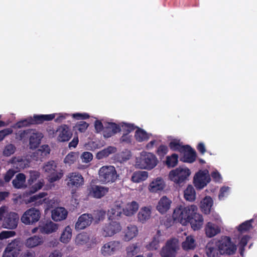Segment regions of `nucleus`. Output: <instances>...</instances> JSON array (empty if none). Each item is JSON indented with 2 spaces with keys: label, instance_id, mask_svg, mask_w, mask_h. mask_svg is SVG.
I'll list each match as a JSON object with an SVG mask.
<instances>
[{
  "label": "nucleus",
  "instance_id": "nucleus-63",
  "mask_svg": "<svg viewBox=\"0 0 257 257\" xmlns=\"http://www.w3.org/2000/svg\"><path fill=\"white\" fill-rule=\"evenodd\" d=\"M211 176L215 182H220L221 180V176L217 171H213L211 173Z\"/></svg>",
  "mask_w": 257,
  "mask_h": 257
},
{
  "label": "nucleus",
  "instance_id": "nucleus-16",
  "mask_svg": "<svg viewBox=\"0 0 257 257\" xmlns=\"http://www.w3.org/2000/svg\"><path fill=\"white\" fill-rule=\"evenodd\" d=\"M120 243L117 241H111L104 244L101 248V252L103 256H109L119 249Z\"/></svg>",
  "mask_w": 257,
  "mask_h": 257
},
{
  "label": "nucleus",
  "instance_id": "nucleus-61",
  "mask_svg": "<svg viewBox=\"0 0 257 257\" xmlns=\"http://www.w3.org/2000/svg\"><path fill=\"white\" fill-rule=\"evenodd\" d=\"M122 127L123 129H124L126 132V134H128L135 130L137 127L133 124L126 123H124L122 125Z\"/></svg>",
  "mask_w": 257,
  "mask_h": 257
},
{
  "label": "nucleus",
  "instance_id": "nucleus-26",
  "mask_svg": "<svg viewBox=\"0 0 257 257\" xmlns=\"http://www.w3.org/2000/svg\"><path fill=\"white\" fill-rule=\"evenodd\" d=\"M139 207V204L136 201H133L128 203L122 209L123 214L127 216H132L137 212Z\"/></svg>",
  "mask_w": 257,
  "mask_h": 257
},
{
  "label": "nucleus",
  "instance_id": "nucleus-41",
  "mask_svg": "<svg viewBox=\"0 0 257 257\" xmlns=\"http://www.w3.org/2000/svg\"><path fill=\"white\" fill-rule=\"evenodd\" d=\"M195 246V240L191 236L186 237L185 240L182 244L183 249L185 250L193 249Z\"/></svg>",
  "mask_w": 257,
  "mask_h": 257
},
{
  "label": "nucleus",
  "instance_id": "nucleus-3",
  "mask_svg": "<svg viewBox=\"0 0 257 257\" xmlns=\"http://www.w3.org/2000/svg\"><path fill=\"white\" fill-rule=\"evenodd\" d=\"M43 169L44 172L47 174L48 181L50 183L59 180L63 176L62 170L58 169L57 163L53 160L45 163Z\"/></svg>",
  "mask_w": 257,
  "mask_h": 257
},
{
  "label": "nucleus",
  "instance_id": "nucleus-36",
  "mask_svg": "<svg viewBox=\"0 0 257 257\" xmlns=\"http://www.w3.org/2000/svg\"><path fill=\"white\" fill-rule=\"evenodd\" d=\"M12 167L16 169V172L20 171L26 167V161L21 157H14L11 160Z\"/></svg>",
  "mask_w": 257,
  "mask_h": 257
},
{
  "label": "nucleus",
  "instance_id": "nucleus-6",
  "mask_svg": "<svg viewBox=\"0 0 257 257\" xmlns=\"http://www.w3.org/2000/svg\"><path fill=\"white\" fill-rule=\"evenodd\" d=\"M41 216V212L39 209L31 207L23 213L21 220L22 222L25 225H33L39 221Z\"/></svg>",
  "mask_w": 257,
  "mask_h": 257
},
{
  "label": "nucleus",
  "instance_id": "nucleus-15",
  "mask_svg": "<svg viewBox=\"0 0 257 257\" xmlns=\"http://www.w3.org/2000/svg\"><path fill=\"white\" fill-rule=\"evenodd\" d=\"M93 219L91 214L84 213L80 215L75 224V228L78 230L85 229L89 226Z\"/></svg>",
  "mask_w": 257,
  "mask_h": 257
},
{
  "label": "nucleus",
  "instance_id": "nucleus-53",
  "mask_svg": "<svg viewBox=\"0 0 257 257\" xmlns=\"http://www.w3.org/2000/svg\"><path fill=\"white\" fill-rule=\"evenodd\" d=\"M30 119L31 117H29L26 119L19 121L16 123L15 126L17 128H21L24 126H27L31 124H32V123H31V120Z\"/></svg>",
  "mask_w": 257,
  "mask_h": 257
},
{
  "label": "nucleus",
  "instance_id": "nucleus-9",
  "mask_svg": "<svg viewBox=\"0 0 257 257\" xmlns=\"http://www.w3.org/2000/svg\"><path fill=\"white\" fill-rule=\"evenodd\" d=\"M211 181L210 175L207 170H200L194 177L193 183L197 189H202Z\"/></svg>",
  "mask_w": 257,
  "mask_h": 257
},
{
  "label": "nucleus",
  "instance_id": "nucleus-29",
  "mask_svg": "<svg viewBox=\"0 0 257 257\" xmlns=\"http://www.w3.org/2000/svg\"><path fill=\"white\" fill-rule=\"evenodd\" d=\"M29 144L31 149L37 148L40 144L42 138V134L39 133L31 132L29 136Z\"/></svg>",
  "mask_w": 257,
  "mask_h": 257
},
{
  "label": "nucleus",
  "instance_id": "nucleus-13",
  "mask_svg": "<svg viewBox=\"0 0 257 257\" xmlns=\"http://www.w3.org/2000/svg\"><path fill=\"white\" fill-rule=\"evenodd\" d=\"M121 229V226L119 222L116 221H111L103 226L102 234L105 237L111 236L120 231Z\"/></svg>",
  "mask_w": 257,
  "mask_h": 257
},
{
  "label": "nucleus",
  "instance_id": "nucleus-33",
  "mask_svg": "<svg viewBox=\"0 0 257 257\" xmlns=\"http://www.w3.org/2000/svg\"><path fill=\"white\" fill-rule=\"evenodd\" d=\"M161 236V231L158 230L156 234L153 237L152 241L147 245L146 248L149 250H157L160 247L159 243Z\"/></svg>",
  "mask_w": 257,
  "mask_h": 257
},
{
  "label": "nucleus",
  "instance_id": "nucleus-44",
  "mask_svg": "<svg viewBox=\"0 0 257 257\" xmlns=\"http://www.w3.org/2000/svg\"><path fill=\"white\" fill-rule=\"evenodd\" d=\"M20 241L19 238L15 239L7 245L5 249L19 252L20 248Z\"/></svg>",
  "mask_w": 257,
  "mask_h": 257
},
{
  "label": "nucleus",
  "instance_id": "nucleus-48",
  "mask_svg": "<svg viewBox=\"0 0 257 257\" xmlns=\"http://www.w3.org/2000/svg\"><path fill=\"white\" fill-rule=\"evenodd\" d=\"M114 150V148L112 147H108L106 149H104L99 152L97 154V157L99 159L106 157L108 156L110 154L113 153Z\"/></svg>",
  "mask_w": 257,
  "mask_h": 257
},
{
  "label": "nucleus",
  "instance_id": "nucleus-45",
  "mask_svg": "<svg viewBox=\"0 0 257 257\" xmlns=\"http://www.w3.org/2000/svg\"><path fill=\"white\" fill-rule=\"evenodd\" d=\"M89 237L86 233L78 234L75 238V243L77 245H83L88 242Z\"/></svg>",
  "mask_w": 257,
  "mask_h": 257
},
{
  "label": "nucleus",
  "instance_id": "nucleus-1",
  "mask_svg": "<svg viewBox=\"0 0 257 257\" xmlns=\"http://www.w3.org/2000/svg\"><path fill=\"white\" fill-rule=\"evenodd\" d=\"M197 211V207L194 205L187 206L182 205H178L174 210L172 217L174 221L186 225L188 223L189 219L194 211Z\"/></svg>",
  "mask_w": 257,
  "mask_h": 257
},
{
  "label": "nucleus",
  "instance_id": "nucleus-42",
  "mask_svg": "<svg viewBox=\"0 0 257 257\" xmlns=\"http://www.w3.org/2000/svg\"><path fill=\"white\" fill-rule=\"evenodd\" d=\"M135 137L136 139L139 142L147 141L149 139V136L147 133L144 130L138 128L136 131Z\"/></svg>",
  "mask_w": 257,
  "mask_h": 257
},
{
  "label": "nucleus",
  "instance_id": "nucleus-34",
  "mask_svg": "<svg viewBox=\"0 0 257 257\" xmlns=\"http://www.w3.org/2000/svg\"><path fill=\"white\" fill-rule=\"evenodd\" d=\"M138 233V230L137 227L134 225H129L125 231L124 239L125 241H130L136 237Z\"/></svg>",
  "mask_w": 257,
  "mask_h": 257
},
{
  "label": "nucleus",
  "instance_id": "nucleus-8",
  "mask_svg": "<svg viewBox=\"0 0 257 257\" xmlns=\"http://www.w3.org/2000/svg\"><path fill=\"white\" fill-rule=\"evenodd\" d=\"M179 248L178 240L173 238L168 240L160 251L161 257H176Z\"/></svg>",
  "mask_w": 257,
  "mask_h": 257
},
{
  "label": "nucleus",
  "instance_id": "nucleus-32",
  "mask_svg": "<svg viewBox=\"0 0 257 257\" xmlns=\"http://www.w3.org/2000/svg\"><path fill=\"white\" fill-rule=\"evenodd\" d=\"M169 147L172 151L178 152L180 153L185 151L186 145H183L180 140L174 139L169 143Z\"/></svg>",
  "mask_w": 257,
  "mask_h": 257
},
{
  "label": "nucleus",
  "instance_id": "nucleus-47",
  "mask_svg": "<svg viewBox=\"0 0 257 257\" xmlns=\"http://www.w3.org/2000/svg\"><path fill=\"white\" fill-rule=\"evenodd\" d=\"M47 195V193L46 192L39 193L38 194H36L30 197L29 199V202H33L40 199V200L38 201V203L39 204H42L45 201L46 199H43V200H41V199L45 197Z\"/></svg>",
  "mask_w": 257,
  "mask_h": 257
},
{
  "label": "nucleus",
  "instance_id": "nucleus-52",
  "mask_svg": "<svg viewBox=\"0 0 257 257\" xmlns=\"http://www.w3.org/2000/svg\"><path fill=\"white\" fill-rule=\"evenodd\" d=\"M15 150L16 147L14 145H8L5 147L3 151V155L7 157L10 156L15 153Z\"/></svg>",
  "mask_w": 257,
  "mask_h": 257
},
{
  "label": "nucleus",
  "instance_id": "nucleus-51",
  "mask_svg": "<svg viewBox=\"0 0 257 257\" xmlns=\"http://www.w3.org/2000/svg\"><path fill=\"white\" fill-rule=\"evenodd\" d=\"M168 147L164 145H161L157 149L156 154L160 158L164 157L168 152Z\"/></svg>",
  "mask_w": 257,
  "mask_h": 257
},
{
  "label": "nucleus",
  "instance_id": "nucleus-12",
  "mask_svg": "<svg viewBox=\"0 0 257 257\" xmlns=\"http://www.w3.org/2000/svg\"><path fill=\"white\" fill-rule=\"evenodd\" d=\"M89 195L97 199L104 196L109 191V188L100 185H92L88 188Z\"/></svg>",
  "mask_w": 257,
  "mask_h": 257
},
{
  "label": "nucleus",
  "instance_id": "nucleus-14",
  "mask_svg": "<svg viewBox=\"0 0 257 257\" xmlns=\"http://www.w3.org/2000/svg\"><path fill=\"white\" fill-rule=\"evenodd\" d=\"M56 132L58 133L57 140L60 142H67L72 138V133L66 124L59 126L56 130Z\"/></svg>",
  "mask_w": 257,
  "mask_h": 257
},
{
  "label": "nucleus",
  "instance_id": "nucleus-35",
  "mask_svg": "<svg viewBox=\"0 0 257 257\" xmlns=\"http://www.w3.org/2000/svg\"><path fill=\"white\" fill-rule=\"evenodd\" d=\"M205 233L209 237H212L220 232V228L211 222H208L205 226Z\"/></svg>",
  "mask_w": 257,
  "mask_h": 257
},
{
  "label": "nucleus",
  "instance_id": "nucleus-37",
  "mask_svg": "<svg viewBox=\"0 0 257 257\" xmlns=\"http://www.w3.org/2000/svg\"><path fill=\"white\" fill-rule=\"evenodd\" d=\"M148 177V173L146 171H136L132 176L131 180L133 182L139 183L146 180Z\"/></svg>",
  "mask_w": 257,
  "mask_h": 257
},
{
  "label": "nucleus",
  "instance_id": "nucleus-5",
  "mask_svg": "<svg viewBox=\"0 0 257 257\" xmlns=\"http://www.w3.org/2000/svg\"><path fill=\"white\" fill-rule=\"evenodd\" d=\"M216 246L219 248L221 255H232L236 250V245L231 241L230 237L224 236L216 242Z\"/></svg>",
  "mask_w": 257,
  "mask_h": 257
},
{
  "label": "nucleus",
  "instance_id": "nucleus-19",
  "mask_svg": "<svg viewBox=\"0 0 257 257\" xmlns=\"http://www.w3.org/2000/svg\"><path fill=\"white\" fill-rule=\"evenodd\" d=\"M192 216L189 219L191 227L194 230H198L201 228L203 224V218L202 215L194 211Z\"/></svg>",
  "mask_w": 257,
  "mask_h": 257
},
{
  "label": "nucleus",
  "instance_id": "nucleus-60",
  "mask_svg": "<svg viewBox=\"0 0 257 257\" xmlns=\"http://www.w3.org/2000/svg\"><path fill=\"white\" fill-rule=\"evenodd\" d=\"M32 130L28 129L26 130H24L23 131H19L18 133L19 137L20 140L24 139L26 138H28L30 134H31V132Z\"/></svg>",
  "mask_w": 257,
  "mask_h": 257
},
{
  "label": "nucleus",
  "instance_id": "nucleus-10",
  "mask_svg": "<svg viewBox=\"0 0 257 257\" xmlns=\"http://www.w3.org/2000/svg\"><path fill=\"white\" fill-rule=\"evenodd\" d=\"M19 220L18 213L14 212H8L4 216L3 226L9 229H15L18 226Z\"/></svg>",
  "mask_w": 257,
  "mask_h": 257
},
{
  "label": "nucleus",
  "instance_id": "nucleus-28",
  "mask_svg": "<svg viewBox=\"0 0 257 257\" xmlns=\"http://www.w3.org/2000/svg\"><path fill=\"white\" fill-rule=\"evenodd\" d=\"M151 215V207H142L138 214V220L140 222L144 223L150 218Z\"/></svg>",
  "mask_w": 257,
  "mask_h": 257
},
{
  "label": "nucleus",
  "instance_id": "nucleus-22",
  "mask_svg": "<svg viewBox=\"0 0 257 257\" xmlns=\"http://www.w3.org/2000/svg\"><path fill=\"white\" fill-rule=\"evenodd\" d=\"M165 187V183L164 180L158 177L150 183L148 188L151 192L157 193L162 191Z\"/></svg>",
  "mask_w": 257,
  "mask_h": 257
},
{
  "label": "nucleus",
  "instance_id": "nucleus-43",
  "mask_svg": "<svg viewBox=\"0 0 257 257\" xmlns=\"http://www.w3.org/2000/svg\"><path fill=\"white\" fill-rule=\"evenodd\" d=\"M253 219H250L241 223L237 227V230L240 233H243L249 231L252 228V223Z\"/></svg>",
  "mask_w": 257,
  "mask_h": 257
},
{
  "label": "nucleus",
  "instance_id": "nucleus-39",
  "mask_svg": "<svg viewBox=\"0 0 257 257\" xmlns=\"http://www.w3.org/2000/svg\"><path fill=\"white\" fill-rule=\"evenodd\" d=\"M178 155L175 153L167 156L165 161L166 165L169 168L175 167L178 163Z\"/></svg>",
  "mask_w": 257,
  "mask_h": 257
},
{
  "label": "nucleus",
  "instance_id": "nucleus-25",
  "mask_svg": "<svg viewBox=\"0 0 257 257\" xmlns=\"http://www.w3.org/2000/svg\"><path fill=\"white\" fill-rule=\"evenodd\" d=\"M68 212L62 207H56L52 211V218L55 221L63 220L67 217Z\"/></svg>",
  "mask_w": 257,
  "mask_h": 257
},
{
  "label": "nucleus",
  "instance_id": "nucleus-30",
  "mask_svg": "<svg viewBox=\"0 0 257 257\" xmlns=\"http://www.w3.org/2000/svg\"><path fill=\"white\" fill-rule=\"evenodd\" d=\"M213 200L210 196H206L201 202V209L202 211L206 214L210 213L213 205Z\"/></svg>",
  "mask_w": 257,
  "mask_h": 257
},
{
  "label": "nucleus",
  "instance_id": "nucleus-64",
  "mask_svg": "<svg viewBox=\"0 0 257 257\" xmlns=\"http://www.w3.org/2000/svg\"><path fill=\"white\" fill-rule=\"evenodd\" d=\"M19 252H16V251H10L5 249L3 253V257H17Z\"/></svg>",
  "mask_w": 257,
  "mask_h": 257
},
{
  "label": "nucleus",
  "instance_id": "nucleus-57",
  "mask_svg": "<svg viewBox=\"0 0 257 257\" xmlns=\"http://www.w3.org/2000/svg\"><path fill=\"white\" fill-rule=\"evenodd\" d=\"M81 158L83 162L88 163L92 160L93 155L90 152H85L82 154Z\"/></svg>",
  "mask_w": 257,
  "mask_h": 257
},
{
  "label": "nucleus",
  "instance_id": "nucleus-17",
  "mask_svg": "<svg viewBox=\"0 0 257 257\" xmlns=\"http://www.w3.org/2000/svg\"><path fill=\"white\" fill-rule=\"evenodd\" d=\"M121 131L119 125L114 122H107L105 124L103 131L104 138H108Z\"/></svg>",
  "mask_w": 257,
  "mask_h": 257
},
{
  "label": "nucleus",
  "instance_id": "nucleus-27",
  "mask_svg": "<svg viewBox=\"0 0 257 257\" xmlns=\"http://www.w3.org/2000/svg\"><path fill=\"white\" fill-rule=\"evenodd\" d=\"M122 209L119 205H115L108 211L109 220L113 221V220H118L120 218Z\"/></svg>",
  "mask_w": 257,
  "mask_h": 257
},
{
  "label": "nucleus",
  "instance_id": "nucleus-18",
  "mask_svg": "<svg viewBox=\"0 0 257 257\" xmlns=\"http://www.w3.org/2000/svg\"><path fill=\"white\" fill-rule=\"evenodd\" d=\"M57 229V224L51 221L40 222V232L42 234H49L56 231Z\"/></svg>",
  "mask_w": 257,
  "mask_h": 257
},
{
  "label": "nucleus",
  "instance_id": "nucleus-31",
  "mask_svg": "<svg viewBox=\"0 0 257 257\" xmlns=\"http://www.w3.org/2000/svg\"><path fill=\"white\" fill-rule=\"evenodd\" d=\"M206 253L208 257H219V248L213 243H208L205 247Z\"/></svg>",
  "mask_w": 257,
  "mask_h": 257
},
{
  "label": "nucleus",
  "instance_id": "nucleus-4",
  "mask_svg": "<svg viewBox=\"0 0 257 257\" xmlns=\"http://www.w3.org/2000/svg\"><path fill=\"white\" fill-rule=\"evenodd\" d=\"M190 174L191 172L188 168L179 167L170 172L169 178L176 184L182 186L188 180Z\"/></svg>",
  "mask_w": 257,
  "mask_h": 257
},
{
  "label": "nucleus",
  "instance_id": "nucleus-58",
  "mask_svg": "<svg viewBox=\"0 0 257 257\" xmlns=\"http://www.w3.org/2000/svg\"><path fill=\"white\" fill-rule=\"evenodd\" d=\"M72 117L77 120L86 119L89 118V115L87 113H75L72 114Z\"/></svg>",
  "mask_w": 257,
  "mask_h": 257
},
{
  "label": "nucleus",
  "instance_id": "nucleus-55",
  "mask_svg": "<svg viewBox=\"0 0 257 257\" xmlns=\"http://www.w3.org/2000/svg\"><path fill=\"white\" fill-rule=\"evenodd\" d=\"M76 161V154L75 153H69L65 158L64 162L66 164H71Z\"/></svg>",
  "mask_w": 257,
  "mask_h": 257
},
{
  "label": "nucleus",
  "instance_id": "nucleus-62",
  "mask_svg": "<svg viewBox=\"0 0 257 257\" xmlns=\"http://www.w3.org/2000/svg\"><path fill=\"white\" fill-rule=\"evenodd\" d=\"M15 172H16V171H14L12 169H10L8 171L4 176L5 182H9L14 176Z\"/></svg>",
  "mask_w": 257,
  "mask_h": 257
},
{
  "label": "nucleus",
  "instance_id": "nucleus-40",
  "mask_svg": "<svg viewBox=\"0 0 257 257\" xmlns=\"http://www.w3.org/2000/svg\"><path fill=\"white\" fill-rule=\"evenodd\" d=\"M72 236V229L69 226H67L64 229L60 238V241L65 243H68Z\"/></svg>",
  "mask_w": 257,
  "mask_h": 257
},
{
  "label": "nucleus",
  "instance_id": "nucleus-54",
  "mask_svg": "<svg viewBox=\"0 0 257 257\" xmlns=\"http://www.w3.org/2000/svg\"><path fill=\"white\" fill-rule=\"evenodd\" d=\"M16 235V232L13 230L3 231L0 232V239L8 238Z\"/></svg>",
  "mask_w": 257,
  "mask_h": 257
},
{
  "label": "nucleus",
  "instance_id": "nucleus-23",
  "mask_svg": "<svg viewBox=\"0 0 257 257\" xmlns=\"http://www.w3.org/2000/svg\"><path fill=\"white\" fill-rule=\"evenodd\" d=\"M172 201L164 196L159 200L156 206L157 210L161 214L165 213L170 209Z\"/></svg>",
  "mask_w": 257,
  "mask_h": 257
},
{
  "label": "nucleus",
  "instance_id": "nucleus-2",
  "mask_svg": "<svg viewBox=\"0 0 257 257\" xmlns=\"http://www.w3.org/2000/svg\"><path fill=\"white\" fill-rule=\"evenodd\" d=\"M157 164V158L151 153L143 151L136 158V166L138 168L150 170L154 168Z\"/></svg>",
  "mask_w": 257,
  "mask_h": 257
},
{
  "label": "nucleus",
  "instance_id": "nucleus-46",
  "mask_svg": "<svg viewBox=\"0 0 257 257\" xmlns=\"http://www.w3.org/2000/svg\"><path fill=\"white\" fill-rule=\"evenodd\" d=\"M106 212L102 210H95L93 213V218L95 222L98 223L100 221H102L105 218Z\"/></svg>",
  "mask_w": 257,
  "mask_h": 257
},
{
  "label": "nucleus",
  "instance_id": "nucleus-38",
  "mask_svg": "<svg viewBox=\"0 0 257 257\" xmlns=\"http://www.w3.org/2000/svg\"><path fill=\"white\" fill-rule=\"evenodd\" d=\"M184 198L188 201L192 202L196 198V192L193 187L189 185L184 191Z\"/></svg>",
  "mask_w": 257,
  "mask_h": 257
},
{
  "label": "nucleus",
  "instance_id": "nucleus-20",
  "mask_svg": "<svg viewBox=\"0 0 257 257\" xmlns=\"http://www.w3.org/2000/svg\"><path fill=\"white\" fill-rule=\"evenodd\" d=\"M186 148H185V151L182 152L183 156L181 159V161L185 163H192L194 162L196 158V153L189 145H186Z\"/></svg>",
  "mask_w": 257,
  "mask_h": 257
},
{
  "label": "nucleus",
  "instance_id": "nucleus-49",
  "mask_svg": "<svg viewBox=\"0 0 257 257\" xmlns=\"http://www.w3.org/2000/svg\"><path fill=\"white\" fill-rule=\"evenodd\" d=\"M140 248L137 243L129 245L126 249L127 254L128 256H132L137 254Z\"/></svg>",
  "mask_w": 257,
  "mask_h": 257
},
{
  "label": "nucleus",
  "instance_id": "nucleus-21",
  "mask_svg": "<svg viewBox=\"0 0 257 257\" xmlns=\"http://www.w3.org/2000/svg\"><path fill=\"white\" fill-rule=\"evenodd\" d=\"M44 239L41 235H34L26 239L24 244L27 248H32L42 245Z\"/></svg>",
  "mask_w": 257,
  "mask_h": 257
},
{
  "label": "nucleus",
  "instance_id": "nucleus-24",
  "mask_svg": "<svg viewBox=\"0 0 257 257\" xmlns=\"http://www.w3.org/2000/svg\"><path fill=\"white\" fill-rule=\"evenodd\" d=\"M55 114H34L33 117H31V123L32 124H39L45 121H50L54 119Z\"/></svg>",
  "mask_w": 257,
  "mask_h": 257
},
{
  "label": "nucleus",
  "instance_id": "nucleus-11",
  "mask_svg": "<svg viewBox=\"0 0 257 257\" xmlns=\"http://www.w3.org/2000/svg\"><path fill=\"white\" fill-rule=\"evenodd\" d=\"M67 185L69 187L78 188L84 184V178L78 172L69 173L66 179Z\"/></svg>",
  "mask_w": 257,
  "mask_h": 257
},
{
  "label": "nucleus",
  "instance_id": "nucleus-50",
  "mask_svg": "<svg viewBox=\"0 0 257 257\" xmlns=\"http://www.w3.org/2000/svg\"><path fill=\"white\" fill-rule=\"evenodd\" d=\"M89 126V124L85 121L78 122L74 127L80 133H84Z\"/></svg>",
  "mask_w": 257,
  "mask_h": 257
},
{
  "label": "nucleus",
  "instance_id": "nucleus-56",
  "mask_svg": "<svg viewBox=\"0 0 257 257\" xmlns=\"http://www.w3.org/2000/svg\"><path fill=\"white\" fill-rule=\"evenodd\" d=\"M40 173L36 171H30V178L28 179V183L31 185L39 177Z\"/></svg>",
  "mask_w": 257,
  "mask_h": 257
},
{
  "label": "nucleus",
  "instance_id": "nucleus-59",
  "mask_svg": "<svg viewBox=\"0 0 257 257\" xmlns=\"http://www.w3.org/2000/svg\"><path fill=\"white\" fill-rule=\"evenodd\" d=\"M12 133L13 130L10 128H5L0 131V142L3 141L7 136L11 134Z\"/></svg>",
  "mask_w": 257,
  "mask_h": 257
},
{
  "label": "nucleus",
  "instance_id": "nucleus-7",
  "mask_svg": "<svg viewBox=\"0 0 257 257\" xmlns=\"http://www.w3.org/2000/svg\"><path fill=\"white\" fill-rule=\"evenodd\" d=\"M99 179L103 183L114 182L117 177L115 168L112 166H104L101 167L98 172Z\"/></svg>",
  "mask_w": 257,
  "mask_h": 257
}]
</instances>
